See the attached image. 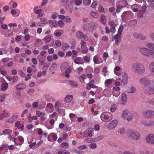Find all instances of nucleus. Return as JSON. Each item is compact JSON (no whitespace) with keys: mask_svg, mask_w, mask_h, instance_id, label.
<instances>
[{"mask_svg":"<svg viewBox=\"0 0 154 154\" xmlns=\"http://www.w3.org/2000/svg\"><path fill=\"white\" fill-rule=\"evenodd\" d=\"M146 140L149 143L154 144V134L148 135L146 137Z\"/></svg>","mask_w":154,"mask_h":154,"instance_id":"nucleus-10","label":"nucleus"},{"mask_svg":"<svg viewBox=\"0 0 154 154\" xmlns=\"http://www.w3.org/2000/svg\"><path fill=\"white\" fill-rule=\"evenodd\" d=\"M34 12L36 14H38L37 16V18H38L43 16L44 13H41L42 10L39 8V7L36 6L33 8Z\"/></svg>","mask_w":154,"mask_h":154,"instance_id":"nucleus-9","label":"nucleus"},{"mask_svg":"<svg viewBox=\"0 0 154 154\" xmlns=\"http://www.w3.org/2000/svg\"><path fill=\"white\" fill-rule=\"evenodd\" d=\"M53 105L51 103H48L46 106L45 110L48 113H51L53 111Z\"/></svg>","mask_w":154,"mask_h":154,"instance_id":"nucleus-12","label":"nucleus"},{"mask_svg":"<svg viewBox=\"0 0 154 154\" xmlns=\"http://www.w3.org/2000/svg\"><path fill=\"white\" fill-rule=\"evenodd\" d=\"M127 97L126 95L124 93L122 94L121 95V99L120 103L123 105H125L127 102Z\"/></svg>","mask_w":154,"mask_h":154,"instance_id":"nucleus-11","label":"nucleus"},{"mask_svg":"<svg viewBox=\"0 0 154 154\" xmlns=\"http://www.w3.org/2000/svg\"><path fill=\"white\" fill-rule=\"evenodd\" d=\"M93 60L94 63L96 64H99L103 62L102 60L100 61V56L97 54L93 57Z\"/></svg>","mask_w":154,"mask_h":154,"instance_id":"nucleus-14","label":"nucleus"},{"mask_svg":"<svg viewBox=\"0 0 154 154\" xmlns=\"http://www.w3.org/2000/svg\"><path fill=\"white\" fill-rule=\"evenodd\" d=\"M8 87V83L6 82H5L2 84L1 90L3 91H5L7 89Z\"/></svg>","mask_w":154,"mask_h":154,"instance_id":"nucleus-25","label":"nucleus"},{"mask_svg":"<svg viewBox=\"0 0 154 154\" xmlns=\"http://www.w3.org/2000/svg\"><path fill=\"white\" fill-rule=\"evenodd\" d=\"M116 92V91H113L112 92V95L113 96L117 97L120 94V91H119L118 92Z\"/></svg>","mask_w":154,"mask_h":154,"instance_id":"nucleus-63","label":"nucleus"},{"mask_svg":"<svg viewBox=\"0 0 154 154\" xmlns=\"http://www.w3.org/2000/svg\"><path fill=\"white\" fill-rule=\"evenodd\" d=\"M142 115L146 118H152L154 117V112L150 110H145L143 112Z\"/></svg>","mask_w":154,"mask_h":154,"instance_id":"nucleus-5","label":"nucleus"},{"mask_svg":"<svg viewBox=\"0 0 154 154\" xmlns=\"http://www.w3.org/2000/svg\"><path fill=\"white\" fill-rule=\"evenodd\" d=\"M133 117V114L130 113L127 116L126 118V120L128 121H131Z\"/></svg>","mask_w":154,"mask_h":154,"instance_id":"nucleus-50","label":"nucleus"},{"mask_svg":"<svg viewBox=\"0 0 154 154\" xmlns=\"http://www.w3.org/2000/svg\"><path fill=\"white\" fill-rule=\"evenodd\" d=\"M91 15L95 18H97L98 17V14L96 12L91 11L90 13Z\"/></svg>","mask_w":154,"mask_h":154,"instance_id":"nucleus-38","label":"nucleus"},{"mask_svg":"<svg viewBox=\"0 0 154 154\" xmlns=\"http://www.w3.org/2000/svg\"><path fill=\"white\" fill-rule=\"evenodd\" d=\"M69 84L71 86L74 87H77L78 85V84L77 82L72 80L69 81Z\"/></svg>","mask_w":154,"mask_h":154,"instance_id":"nucleus-28","label":"nucleus"},{"mask_svg":"<svg viewBox=\"0 0 154 154\" xmlns=\"http://www.w3.org/2000/svg\"><path fill=\"white\" fill-rule=\"evenodd\" d=\"M36 131L39 135H42L43 133L42 130L40 128H38L36 129Z\"/></svg>","mask_w":154,"mask_h":154,"instance_id":"nucleus-52","label":"nucleus"},{"mask_svg":"<svg viewBox=\"0 0 154 154\" xmlns=\"http://www.w3.org/2000/svg\"><path fill=\"white\" fill-rule=\"evenodd\" d=\"M136 88L134 87H131L127 90V92L129 93H133L135 92Z\"/></svg>","mask_w":154,"mask_h":154,"instance_id":"nucleus-39","label":"nucleus"},{"mask_svg":"<svg viewBox=\"0 0 154 154\" xmlns=\"http://www.w3.org/2000/svg\"><path fill=\"white\" fill-rule=\"evenodd\" d=\"M75 63L78 64H82L83 62L81 60V58L79 57H77L75 61Z\"/></svg>","mask_w":154,"mask_h":154,"instance_id":"nucleus-35","label":"nucleus"},{"mask_svg":"<svg viewBox=\"0 0 154 154\" xmlns=\"http://www.w3.org/2000/svg\"><path fill=\"white\" fill-rule=\"evenodd\" d=\"M18 116L17 115H14L8 119V122L12 123L14 122L18 118Z\"/></svg>","mask_w":154,"mask_h":154,"instance_id":"nucleus-15","label":"nucleus"},{"mask_svg":"<svg viewBox=\"0 0 154 154\" xmlns=\"http://www.w3.org/2000/svg\"><path fill=\"white\" fill-rule=\"evenodd\" d=\"M131 70L133 72L140 74H143L145 72L144 66L138 63H135L132 64Z\"/></svg>","mask_w":154,"mask_h":154,"instance_id":"nucleus-1","label":"nucleus"},{"mask_svg":"<svg viewBox=\"0 0 154 154\" xmlns=\"http://www.w3.org/2000/svg\"><path fill=\"white\" fill-rule=\"evenodd\" d=\"M82 49V52L84 54H86L88 51V48L87 46L83 47L81 48Z\"/></svg>","mask_w":154,"mask_h":154,"instance_id":"nucleus-59","label":"nucleus"},{"mask_svg":"<svg viewBox=\"0 0 154 154\" xmlns=\"http://www.w3.org/2000/svg\"><path fill=\"white\" fill-rule=\"evenodd\" d=\"M8 95V94H4L0 96V101L2 102L4 101Z\"/></svg>","mask_w":154,"mask_h":154,"instance_id":"nucleus-37","label":"nucleus"},{"mask_svg":"<svg viewBox=\"0 0 154 154\" xmlns=\"http://www.w3.org/2000/svg\"><path fill=\"white\" fill-rule=\"evenodd\" d=\"M49 23L51 25V26L55 27H57V20H50L48 21Z\"/></svg>","mask_w":154,"mask_h":154,"instance_id":"nucleus-22","label":"nucleus"},{"mask_svg":"<svg viewBox=\"0 0 154 154\" xmlns=\"http://www.w3.org/2000/svg\"><path fill=\"white\" fill-rule=\"evenodd\" d=\"M123 29V26L122 25L120 26L118 30V34L120 35L122 33Z\"/></svg>","mask_w":154,"mask_h":154,"instance_id":"nucleus-64","label":"nucleus"},{"mask_svg":"<svg viewBox=\"0 0 154 154\" xmlns=\"http://www.w3.org/2000/svg\"><path fill=\"white\" fill-rule=\"evenodd\" d=\"M62 45L63 48L64 50L68 48L69 47V45L66 43L63 42Z\"/></svg>","mask_w":154,"mask_h":154,"instance_id":"nucleus-51","label":"nucleus"},{"mask_svg":"<svg viewBox=\"0 0 154 154\" xmlns=\"http://www.w3.org/2000/svg\"><path fill=\"white\" fill-rule=\"evenodd\" d=\"M68 66V63L66 62L62 63L61 65V71L64 70Z\"/></svg>","mask_w":154,"mask_h":154,"instance_id":"nucleus-31","label":"nucleus"},{"mask_svg":"<svg viewBox=\"0 0 154 154\" xmlns=\"http://www.w3.org/2000/svg\"><path fill=\"white\" fill-rule=\"evenodd\" d=\"M64 23L63 21L59 20L57 22V25H58L61 27H62L64 25Z\"/></svg>","mask_w":154,"mask_h":154,"instance_id":"nucleus-61","label":"nucleus"},{"mask_svg":"<svg viewBox=\"0 0 154 154\" xmlns=\"http://www.w3.org/2000/svg\"><path fill=\"white\" fill-rule=\"evenodd\" d=\"M76 37L79 39H82V36H83V34L80 31L77 32L76 34Z\"/></svg>","mask_w":154,"mask_h":154,"instance_id":"nucleus-34","label":"nucleus"},{"mask_svg":"<svg viewBox=\"0 0 154 154\" xmlns=\"http://www.w3.org/2000/svg\"><path fill=\"white\" fill-rule=\"evenodd\" d=\"M94 129L93 128H89L87 129L85 131L83 136L86 137H91L92 136V133L94 131Z\"/></svg>","mask_w":154,"mask_h":154,"instance_id":"nucleus-8","label":"nucleus"},{"mask_svg":"<svg viewBox=\"0 0 154 154\" xmlns=\"http://www.w3.org/2000/svg\"><path fill=\"white\" fill-rule=\"evenodd\" d=\"M26 87V85L23 83H20L17 84L16 87L17 89L21 90L25 88Z\"/></svg>","mask_w":154,"mask_h":154,"instance_id":"nucleus-19","label":"nucleus"},{"mask_svg":"<svg viewBox=\"0 0 154 154\" xmlns=\"http://www.w3.org/2000/svg\"><path fill=\"white\" fill-rule=\"evenodd\" d=\"M109 24L110 25L111 27H116L117 25V22L115 23L114 21H111L109 23Z\"/></svg>","mask_w":154,"mask_h":154,"instance_id":"nucleus-47","label":"nucleus"},{"mask_svg":"<svg viewBox=\"0 0 154 154\" xmlns=\"http://www.w3.org/2000/svg\"><path fill=\"white\" fill-rule=\"evenodd\" d=\"M12 131L10 129H7L4 130L3 131V134H9L12 133Z\"/></svg>","mask_w":154,"mask_h":154,"instance_id":"nucleus-40","label":"nucleus"},{"mask_svg":"<svg viewBox=\"0 0 154 154\" xmlns=\"http://www.w3.org/2000/svg\"><path fill=\"white\" fill-rule=\"evenodd\" d=\"M117 108V105L115 104H112L110 107V110L112 112H115Z\"/></svg>","mask_w":154,"mask_h":154,"instance_id":"nucleus-41","label":"nucleus"},{"mask_svg":"<svg viewBox=\"0 0 154 154\" xmlns=\"http://www.w3.org/2000/svg\"><path fill=\"white\" fill-rule=\"evenodd\" d=\"M130 112L129 111L128 109H125L122 112L121 117L123 119H125L127 116L130 113Z\"/></svg>","mask_w":154,"mask_h":154,"instance_id":"nucleus-18","label":"nucleus"},{"mask_svg":"<svg viewBox=\"0 0 154 154\" xmlns=\"http://www.w3.org/2000/svg\"><path fill=\"white\" fill-rule=\"evenodd\" d=\"M119 132L121 134H123L125 132V128H120L119 130Z\"/></svg>","mask_w":154,"mask_h":154,"instance_id":"nucleus-58","label":"nucleus"},{"mask_svg":"<svg viewBox=\"0 0 154 154\" xmlns=\"http://www.w3.org/2000/svg\"><path fill=\"white\" fill-rule=\"evenodd\" d=\"M36 115L38 117H41L43 116H45V114L39 111H36Z\"/></svg>","mask_w":154,"mask_h":154,"instance_id":"nucleus-48","label":"nucleus"},{"mask_svg":"<svg viewBox=\"0 0 154 154\" xmlns=\"http://www.w3.org/2000/svg\"><path fill=\"white\" fill-rule=\"evenodd\" d=\"M61 103L58 101L56 102L55 104V109H59L60 107L61 106Z\"/></svg>","mask_w":154,"mask_h":154,"instance_id":"nucleus-45","label":"nucleus"},{"mask_svg":"<svg viewBox=\"0 0 154 154\" xmlns=\"http://www.w3.org/2000/svg\"><path fill=\"white\" fill-rule=\"evenodd\" d=\"M49 136L52 137L54 141L56 140L57 138L56 134L54 133H52L51 134H50Z\"/></svg>","mask_w":154,"mask_h":154,"instance_id":"nucleus-46","label":"nucleus"},{"mask_svg":"<svg viewBox=\"0 0 154 154\" xmlns=\"http://www.w3.org/2000/svg\"><path fill=\"white\" fill-rule=\"evenodd\" d=\"M91 0H83V3L84 4L86 5H89L91 3Z\"/></svg>","mask_w":154,"mask_h":154,"instance_id":"nucleus-54","label":"nucleus"},{"mask_svg":"<svg viewBox=\"0 0 154 154\" xmlns=\"http://www.w3.org/2000/svg\"><path fill=\"white\" fill-rule=\"evenodd\" d=\"M17 138L18 139L19 141L21 142V143H19V144H20V145H21V144L23 142H24V139L23 137H22L21 136H19L17 137Z\"/></svg>","mask_w":154,"mask_h":154,"instance_id":"nucleus-57","label":"nucleus"},{"mask_svg":"<svg viewBox=\"0 0 154 154\" xmlns=\"http://www.w3.org/2000/svg\"><path fill=\"white\" fill-rule=\"evenodd\" d=\"M55 45L56 47H60L61 45V42L58 40H56L55 41Z\"/></svg>","mask_w":154,"mask_h":154,"instance_id":"nucleus-55","label":"nucleus"},{"mask_svg":"<svg viewBox=\"0 0 154 154\" xmlns=\"http://www.w3.org/2000/svg\"><path fill=\"white\" fill-rule=\"evenodd\" d=\"M114 91L115 92H118L120 91V88L118 86H115L114 87L112 88V92Z\"/></svg>","mask_w":154,"mask_h":154,"instance_id":"nucleus-62","label":"nucleus"},{"mask_svg":"<svg viewBox=\"0 0 154 154\" xmlns=\"http://www.w3.org/2000/svg\"><path fill=\"white\" fill-rule=\"evenodd\" d=\"M9 116V113L6 111H4L0 115V120L3 119L4 118Z\"/></svg>","mask_w":154,"mask_h":154,"instance_id":"nucleus-24","label":"nucleus"},{"mask_svg":"<svg viewBox=\"0 0 154 154\" xmlns=\"http://www.w3.org/2000/svg\"><path fill=\"white\" fill-rule=\"evenodd\" d=\"M11 13L13 16L14 17H17L19 14L20 10L18 9H12L11 11Z\"/></svg>","mask_w":154,"mask_h":154,"instance_id":"nucleus-16","label":"nucleus"},{"mask_svg":"<svg viewBox=\"0 0 154 154\" xmlns=\"http://www.w3.org/2000/svg\"><path fill=\"white\" fill-rule=\"evenodd\" d=\"M114 80L113 79H109L106 80L104 82V85L106 87H108L109 85L111 84L113 81Z\"/></svg>","mask_w":154,"mask_h":154,"instance_id":"nucleus-20","label":"nucleus"},{"mask_svg":"<svg viewBox=\"0 0 154 154\" xmlns=\"http://www.w3.org/2000/svg\"><path fill=\"white\" fill-rule=\"evenodd\" d=\"M73 98V97L72 95L68 94L66 96L64 101L66 103H69L71 101Z\"/></svg>","mask_w":154,"mask_h":154,"instance_id":"nucleus-21","label":"nucleus"},{"mask_svg":"<svg viewBox=\"0 0 154 154\" xmlns=\"http://www.w3.org/2000/svg\"><path fill=\"white\" fill-rule=\"evenodd\" d=\"M91 26L94 29L96 28L98 26V24L97 23L94 22H92L91 23Z\"/></svg>","mask_w":154,"mask_h":154,"instance_id":"nucleus-60","label":"nucleus"},{"mask_svg":"<svg viewBox=\"0 0 154 154\" xmlns=\"http://www.w3.org/2000/svg\"><path fill=\"white\" fill-rule=\"evenodd\" d=\"M58 16L57 13L56 12H53L51 14V17L52 19H56Z\"/></svg>","mask_w":154,"mask_h":154,"instance_id":"nucleus-53","label":"nucleus"},{"mask_svg":"<svg viewBox=\"0 0 154 154\" xmlns=\"http://www.w3.org/2000/svg\"><path fill=\"white\" fill-rule=\"evenodd\" d=\"M82 0H72V2L74 3L76 5H79L82 2Z\"/></svg>","mask_w":154,"mask_h":154,"instance_id":"nucleus-43","label":"nucleus"},{"mask_svg":"<svg viewBox=\"0 0 154 154\" xmlns=\"http://www.w3.org/2000/svg\"><path fill=\"white\" fill-rule=\"evenodd\" d=\"M103 138V137L102 136H99L93 139H91L92 141L94 142H97L101 140Z\"/></svg>","mask_w":154,"mask_h":154,"instance_id":"nucleus-26","label":"nucleus"},{"mask_svg":"<svg viewBox=\"0 0 154 154\" xmlns=\"http://www.w3.org/2000/svg\"><path fill=\"white\" fill-rule=\"evenodd\" d=\"M149 68L152 73L154 75V62H152L150 63Z\"/></svg>","mask_w":154,"mask_h":154,"instance_id":"nucleus-29","label":"nucleus"},{"mask_svg":"<svg viewBox=\"0 0 154 154\" xmlns=\"http://www.w3.org/2000/svg\"><path fill=\"white\" fill-rule=\"evenodd\" d=\"M62 31H60L58 30H56L54 32V36L59 37L62 34Z\"/></svg>","mask_w":154,"mask_h":154,"instance_id":"nucleus-33","label":"nucleus"},{"mask_svg":"<svg viewBox=\"0 0 154 154\" xmlns=\"http://www.w3.org/2000/svg\"><path fill=\"white\" fill-rule=\"evenodd\" d=\"M119 78L117 80H119L121 83H125L127 82L128 76L126 73L125 72H122L120 75H119Z\"/></svg>","mask_w":154,"mask_h":154,"instance_id":"nucleus-7","label":"nucleus"},{"mask_svg":"<svg viewBox=\"0 0 154 154\" xmlns=\"http://www.w3.org/2000/svg\"><path fill=\"white\" fill-rule=\"evenodd\" d=\"M140 135L139 133L137 131L133 130L132 140H137L140 139Z\"/></svg>","mask_w":154,"mask_h":154,"instance_id":"nucleus-13","label":"nucleus"},{"mask_svg":"<svg viewBox=\"0 0 154 154\" xmlns=\"http://www.w3.org/2000/svg\"><path fill=\"white\" fill-rule=\"evenodd\" d=\"M51 37L52 36L51 35H48L45 37L43 38V40L44 41L45 43H48L51 40Z\"/></svg>","mask_w":154,"mask_h":154,"instance_id":"nucleus-32","label":"nucleus"},{"mask_svg":"<svg viewBox=\"0 0 154 154\" xmlns=\"http://www.w3.org/2000/svg\"><path fill=\"white\" fill-rule=\"evenodd\" d=\"M83 59L85 62L86 63H89L90 61V57L87 56H85L83 57Z\"/></svg>","mask_w":154,"mask_h":154,"instance_id":"nucleus-44","label":"nucleus"},{"mask_svg":"<svg viewBox=\"0 0 154 154\" xmlns=\"http://www.w3.org/2000/svg\"><path fill=\"white\" fill-rule=\"evenodd\" d=\"M61 147L64 148H66L69 146L68 143L66 142H63L61 144Z\"/></svg>","mask_w":154,"mask_h":154,"instance_id":"nucleus-56","label":"nucleus"},{"mask_svg":"<svg viewBox=\"0 0 154 154\" xmlns=\"http://www.w3.org/2000/svg\"><path fill=\"white\" fill-rule=\"evenodd\" d=\"M72 71V68L71 67H69L67 68L65 71V76L68 78L69 77V74Z\"/></svg>","mask_w":154,"mask_h":154,"instance_id":"nucleus-36","label":"nucleus"},{"mask_svg":"<svg viewBox=\"0 0 154 154\" xmlns=\"http://www.w3.org/2000/svg\"><path fill=\"white\" fill-rule=\"evenodd\" d=\"M153 83H149L148 85H146V87H144V90L145 92L150 94H153L154 93V81Z\"/></svg>","mask_w":154,"mask_h":154,"instance_id":"nucleus-3","label":"nucleus"},{"mask_svg":"<svg viewBox=\"0 0 154 154\" xmlns=\"http://www.w3.org/2000/svg\"><path fill=\"white\" fill-rule=\"evenodd\" d=\"M100 21L103 24L105 25L106 22V19L105 16L103 15H102L100 18Z\"/></svg>","mask_w":154,"mask_h":154,"instance_id":"nucleus-27","label":"nucleus"},{"mask_svg":"<svg viewBox=\"0 0 154 154\" xmlns=\"http://www.w3.org/2000/svg\"><path fill=\"white\" fill-rule=\"evenodd\" d=\"M133 130H128L126 133L127 136L129 138L132 139L133 135Z\"/></svg>","mask_w":154,"mask_h":154,"instance_id":"nucleus-23","label":"nucleus"},{"mask_svg":"<svg viewBox=\"0 0 154 154\" xmlns=\"http://www.w3.org/2000/svg\"><path fill=\"white\" fill-rule=\"evenodd\" d=\"M86 76L85 75H82L79 77V79L81 82H84V80L86 79Z\"/></svg>","mask_w":154,"mask_h":154,"instance_id":"nucleus-49","label":"nucleus"},{"mask_svg":"<svg viewBox=\"0 0 154 154\" xmlns=\"http://www.w3.org/2000/svg\"><path fill=\"white\" fill-rule=\"evenodd\" d=\"M89 147L92 149H95L97 147V145L94 143H92L89 145Z\"/></svg>","mask_w":154,"mask_h":154,"instance_id":"nucleus-42","label":"nucleus"},{"mask_svg":"<svg viewBox=\"0 0 154 154\" xmlns=\"http://www.w3.org/2000/svg\"><path fill=\"white\" fill-rule=\"evenodd\" d=\"M140 53L143 55L152 59H154V51L146 47H141Z\"/></svg>","mask_w":154,"mask_h":154,"instance_id":"nucleus-2","label":"nucleus"},{"mask_svg":"<svg viewBox=\"0 0 154 154\" xmlns=\"http://www.w3.org/2000/svg\"><path fill=\"white\" fill-rule=\"evenodd\" d=\"M146 46L149 49L154 50V43H148L146 44Z\"/></svg>","mask_w":154,"mask_h":154,"instance_id":"nucleus-30","label":"nucleus"},{"mask_svg":"<svg viewBox=\"0 0 154 154\" xmlns=\"http://www.w3.org/2000/svg\"><path fill=\"white\" fill-rule=\"evenodd\" d=\"M118 124V121L117 120H112L108 124L107 128L109 130L114 129L117 126Z\"/></svg>","mask_w":154,"mask_h":154,"instance_id":"nucleus-4","label":"nucleus"},{"mask_svg":"<svg viewBox=\"0 0 154 154\" xmlns=\"http://www.w3.org/2000/svg\"><path fill=\"white\" fill-rule=\"evenodd\" d=\"M114 73L117 75H120L122 72L120 68L118 66H116L114 68Z\"/></svg>","mask_w":154,"mask_h":154,"instance_id":"nucleus-17","label":"nucleus"},{"mask_svg":"<svg viewBox=\"0 0 154 154\" xmlns=\"http://www.w3.org/2000/svg\"><path fill=\"white\" fill-rule=\"evenodd\" d=\"M140 83L144 85V87H146V85H148L149 83L152 84L153 83V81L150 80L148 78H142L140 79L139 80Z\"/></svg>","mask_w":154,"mask_h":154,"instance_id":"nucleus-6","label":"nucleus"}]
</instances>
